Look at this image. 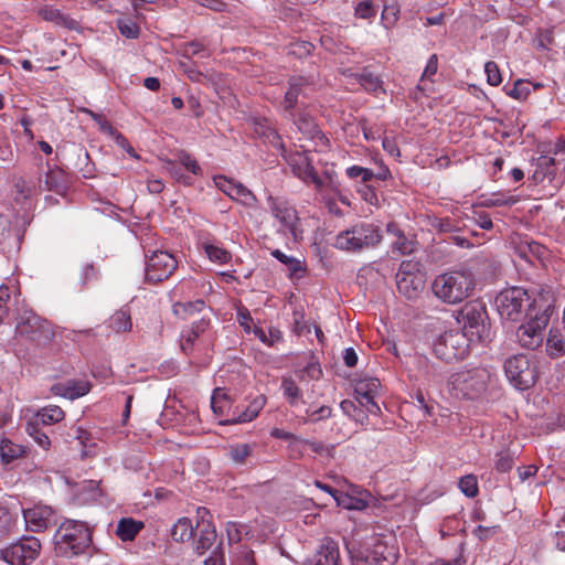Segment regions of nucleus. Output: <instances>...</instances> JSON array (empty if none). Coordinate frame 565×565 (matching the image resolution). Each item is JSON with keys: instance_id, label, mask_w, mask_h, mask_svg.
<instances>
[{"instance_id": "obj_1", "label": "nucleus", "mask_w": 565, "mask_h": 565, "mask_svg": "<svg viewBox=\"0 0 565 565\" xmlns=\"http://www.w3.org/2000/svg\"><path fill=\"white\" fill-rule=\"evenodd\" d=\"M475 287L476 278L470 270H451L435 277L431 291L440 301L456 305L468 298Z\"/></svg>"}, {"instance_id": "obj_2", "label": "nucleus", "mask_w": 565, "mask_h": 565, "mask_svg": "<svg viewBox=\"0 0 565 565\" xmlns=\"http://www.w3.org/2000/svg\"><path fill=\"white\" fill-rule=\"evenodd\" d=\"M457 321L461 326L460 332L472 343L490 340L491 323L483 301L477 299L466 302L458 311Z\"/></svg>"}, {"instance_id": "obj_3", "label": "nucleus", "mask_w": 565, "mask_h": 565, "mask_svg": "<svg viewBox=\"0 0 565 565\" xmlns=\"http://www.w3.org/2000/svg\"><path fill=\"white\" fill-rule=\"evenodd\" d=\"M54 542L58 554L79 555L92 545V529L85 522L65 520L55 531Z\"/></svg>"}, {"instance_id": "obj_4", "label": "nucleus", "mask_w": 565, "mask_h": 565, "mask_svg": "<svg viewBox=\"0 0 565 565\" xmlns=\"http://www.w3.org/2000/svg\"><path fill=\"white\" fill-rule=\"evenodd\" d=\"M499 315L508 320L518 321L523 316H534L535 299L521 287H511L502 290L495 297Z\"/></svg>"}, {"instance_id": "obj_5", "label": "nucleus", "mask_w": 565, "mask_h": 565, "mask_svg": "<svg viewBox=\"0 0 565 565\" xmlns=\"http://www.w3.org/2000/svg\"><path fill=\"white\" fill-rule=\"evenodd\" d=\"M489 379L484 369L461 370L450 375L448 390L456 398L473 399L486 391Z\"/></svg>"}, {"instance_id": "obj_6", "label": "nucleus", "mask_w": 565, "mask_h": 565, "mask_svg": "<svg viewBox=\"0 0 565 565\" xmlns=\"http://www.w3.org/2000/svg\"><path fill=\"white\" fill-rule=\"evenodd\" d=\"M382 241L381 230L372 223H359L340 232L334 246L347 252H360L377 246Z\"/></svg>"}, {"instance_id": "obj_7", "label": "nucleus", "mask_w": 565, "mask_h": 565, "mask_svg": "<svg viewBox=\"0 0 565 565\" xmlns=\"http://www.w3.org/2000/svg\"><path fill=\"white\" fill-rule=\"evenodd\" d=\"M505 375L519 390H527L537 379V366L533 355L516 354L507 359L504 363Z\"/></svg>"}, {"instance_id": "obj_8", "label": "nucleus", "mask_w": 565, "mask_h": 565, "mask_svg": "<svg viewBox=\"0 0 565 565\" xmlns=\"http://www.w3.org/2000/svg\"><path fill=\"white\" fill-rule=\"evenodd\" d=\"M472 343L459 330H450L441 334L434 344L436 356L446 362L459 361L467 356Z\"/></svg>"}, {"instance_id": "obj_9", "label": "nucleus", "mask_w": 565, "mask_h": 565, "mask_svg": "<svg viewBox=\"0 0 565 565\" xmlns=\"http://www.w3.org/2000/svg\"><path fill=\"white\" fill-rule=\"evenodd\" d=\"M392 537L377 535L372 539L365 553H360L353 557L361 559L370 565H394L397 561V548Z\"/></svg>"}, {"instance_id": "obj_10", "label": "nucleus", "mask_w": 565, "mask_h": 565, "mask_svg": "<svg viewBox=\"0 0 565 565\" xmlns=\"http://www.w3.org/2000/svg\"><path fill=\"white\" fill-rule=\"evenodd\" d=\"M41 543L34 536L21 537L1 551L2 559L10 565H30L40 555Z\"/></svg>"}, {"instance_id": "obj_11", "label": "nucleus", "mask_w": 565, "mask_h": 565, "mask_svg": "<svg viewBox=\"0 0 565 565\" xmlns=\"http://www.w3.org/2000/svg\"><path fill=\"white\" fill-rule=\"evenodd\" d=\"M529 318L530 320L526 323L518 328L516 338L523 348L535 350L543 343L544 330L548 324L550 316L546 310H543Z\"/></svg>"}, {"instance_id": "obj_12", "label": "nucleus", "mask_w": 565, "mask_h": 565, "mask_svg": "<svg viewBox=\"0 0 565 565\" xmlns=\"http://www.w3.org/2000/svg\"><path fill=\"white\" fill-rule=\"evenodd\" d=\"M146 257L145 278L148 282H161L168 279L178 267L174 256L166 250H154Z\"/></svg>"}, {"instance_id": "obj_13", "label": "nucleus", "mask_w": 565, "mask_h": 565, "mask_svg": "<svg viewBox=\"0 0 565 565\" xmlns=\"http://www.w3.org/2000/svg\"><path fill=\"white\" fill-rule=\"evenodd\" d=\"M285 161L290 167L295 177L306 183H313L317 189L324 186V181L319 177L312 164V160L308 157V151H289L284 156Z\"/></svg>"}, {"instance_id": "obj_14", "label": "nucleus", "mask_w": 565, "mask_h": 565, "mask_svg": "<svg viewBox=\"0 0 565 565\" xmlns=\"http://www.w3.org/2000/svg\"><path fill=\"white\" fill-rule=\"evenodd\" d=\"M269 201L271 213L281 225L280 231L284 232L285 234L289 233L295 239H297V225L299 222L297 211L287 202L275 200L273 198H270Z\"/></svg>"}, {"instance_id": "obj_15", "label": "nucleus", "mask_w": 565, "mask_h": 565, "mask_svg": "<svg viewBox=\"0 0 565 565\" xmlns=\"http://www.w3.org/2000/svg\"><path fill=\"white\" fill-rule=\"evenodd\" d=\"M26 530L31 532H42L46 530L53 521L54 511L49 505L38 504L22 510Z\"/></svg>"}, {"instance_id": "obj_16", "label": "nucleus", "mask_w": 565, "mask_h": 565, "mask_svg": "<svg viewBox=\"0 0 565 565\" xmlns=\"http://www.w3.org/2000/svg\"><path fill=\"white\" fill-rule=\"evenodd\" d=\"M380 387L381 383L375 377L359 379L354 384V392L359 396V403L372 414L380 412L379 405L374 402Z\"/></svg>"}, {"instance_id": "obj_17", "label": "nucleus", "mask_w": 565, "mask_h": 565, "mask_svg": "<svg viewBox=\"0 0 565 565\" xmlns=\"http://www.w3.org/2000/svg\"><path fill=\"white\" fill-rule=\"evenodd\" d=\"M295 125L305 139L313 141L316 151H323L329 147V139L320 130L313 118L300 114L298 118L295 119Z\"/></svg>"}, {"instance_id": "obj_18", "label": "nucleus", "mask_w": 565, "mask_h": 565, "mask_svg": "<svg viewBox=\"0 0 565 565\" xmlns=\"http://www.w3.org/2000/svg\"><path fill=\"white\" fill-rule=\"evenodd\" d=\"M303 565H340L338 543L331 537H323L317 552Z\"/></svg>"}, {"instance_id": "obj_19", "label": "nucleus", "mask_w": 565, "mask_h": 565, "mask_svg": "<svg viewBox=\"0 0 565 565\" xmlns=\"http://www.w3.org/2000/svg\"><path fill=\"white\" fill-rule=\"evenodd\" d=\"M19 523L17 508L0 503V542L8 540L15 533Z\"/></svg>"}, {"instance_id": "obj_20", "label": "nucleus", "mask_w": 565, "mask_h": 565, "mask_svg": "<svg viewBox=\"0 0 565 565\" xmlns=\"http://www.w3.org/2000/svg\"><path fill=\"white\" fill-rule=\"evenodd\" d=\"M398 292L407 299H416L424 289V275H407L396 277Z\"/></svg>"}, {"instance_id": "obj_21", "label": "nucleus", "mask_w": 565, "mask_h": 565, "mask_svg": "<svg viewBox=\"0 0 565 565\" xmlns=\"http://www.w3.org/2000/svg\"><path fill=\"white\" fill-rule=\"evenodd\" d=\"M215 185L231 199L248 201L254 199L253 193L241 183H235L226 177L218 175L214 178Z\"/></svg>"}, {"instance_id": "obj_22", "label": "nucleus", "mask_w": 565, "mask_h": 565, "mask_svg": "<svg viewBox=\"0 0 565 565\" xmlns=\"http://www.w3.org/2000/svg\"><path fill=\"white\" fill-rule=\"evenodd\" d=\"M288 89L285 94L284 98V109L286 111H290L297 105L298 97L305 96V89L309 85L307 78L302 76H292L288 81Z\"/></svg>"}, {"instance_id": "obj_23", "label": "nucleus", "mask_w": 565, "mask_h": 565, "mask_svg": "<svg viewBox=\"0 0 565 565\" xmlns=\"http://www.w3.org/2000/svg\"><path fill=\"white\" fill-rule=\"evenodd\" d=\"M210 327V320L205 318H201L198 321H194L189 331L183 332L181 335V350L185 354H190L193 351V347L195 340L199 339L201 334H203Z\"/></svg>"}, {"instance_id": "obj_24", "label": "nucleus", "mask_w": 565, "mask_h": 565, "mask_svg": "<svg viewBox=\"0 0 565 565\" xmlns=\"http://www.w3.org/2000/svg\"><path fill=\"white\" fill-rule=\"evenodd\" d=\"M42 320L43 319L32 310H23L19 315L15 332L30 339L36 331V328H39L40 323H42Z\"/></svg>"}, {"instance_id": "obj_25", "label": "nucleus", "mask_w": 565, "mask_h": 565, "mask_svg": "<svg viewBox=\"0 0 565 565\" xmlns=\"http://www.w3.org/2000/svg\"><path fill=\"white\" fill-rule=\"evenodd\" d=\"M38 14L45 21L53 22L56 25L74 30L77 22L68 15L63 14L58 9L52 6H44L39 9Z\"/></svg>"}, {"instance_id": "obj_26", "label": "nucleus", "mask_w": 565, "mask_h": 565, "mask_svg": "<svg viewBox=\"0 0 565 565\" xmlns=\"http://www.w3.org/2000/svg\"><path fill=\"white\" fill-rule=\"evenodd\" d=\"M265 403L266 398L264 395L257 396L249 403V405L245 408L244 412L239 413L237 416L231 419L221 420L220 423L223 425L248 423L253 420L255 417H257L260 409L264 407Z\"/></svg>"}, {"instance_id": "obj_27", "label": "nucleus", "mask_w": 565, "mask_h": 565, "mask_svg": "<svg viewBox=\"0 0 565 565\" xmlns=\"http://www.w3.org/2000/svg\"><path fill=\"white\" fill-rule=\"evenodd\" d=\"M40 188L45 191L62 193L66 189V179L63 170L49 169L44 179H40Z\"/></svg>"}, {"instance_id": "obj_28", "label": "nucleus", "mask_w": 565, "mask_h": 565, "mask_svg": "<svg viewBox=\"0 0 565 565\" xmlns=\"http://www.w3.org/2000/svg\"><path fill=\"white\" fill-rule=\"evenodd\" d=\"M28 455V448L15 444L10 439L3 438L0 443V458L2 463H11L14 460L24 458Z\"/></svg>"}, {"instance_id": "obj_29", "label": "nucleus", "mask_w": 565, "mask_h": 565, "mask_svg": "<svg viewBox=\"0 0 565 565\" xmlns=\"http://www.w3.org/2000/svg\"><path fill=\"white\" fill-rule=\"evenodd\" d=\"M142 529L143 522L132 518H122L118 522L116 534L125 542L132 541Z\"/></svg>"}, {"instance_id": "obj_30", "label": "nucleus", "mask_w": 565, "mask_h": 565, "mask_svg": "<svg viewBox=\"0 0 565 565\" xmlns=\"http://www.w3.org/2000/svg\"><path fill=\"white\" fill-rule=\"evenodd\" d=\"M65 416L64 411L56 405L41 408L31 420L38 425H53L60 423Z\"/></svg>"}, {"instance_id": "obj_31", "label": "nucleus", "mask_w": 565, "mask_h": 565, "mask_svg": "<svg viewBox=\"0 0 565 565\" xmlns=\"http://www.w3.org/2000/svg\"><path fill=\"white\" fill-rule=\"evenodd\" d=\"M196 527L199 529V539L196 540V550L200 553L211 548L216 540V531L210 524V522H198Z\"/></svg>"}, {"instance_id": "obj_32", "label": "nucleus", "mask_w": 565, "mask_h": 565, "mask_svg": "<svg viewBox=\"0 0 565 565\" xmlns=\"http://www.w3.org/2000/svg\"><path fill=\"white\" fill-rule=\"evenodd\" d=\"M546 351L552 359L565 355V335L557 330H551L546 341Z\"/></svg>"}, {"instance_id": "obj_33", "label": "nucleus", "mask_w": 565, "mask_h": 565, "mask_svg": "<svg viewBox=\"0 0 565 565\" xmlns=\"http://www.w3.org/2000/svg\"><path fill=\"white\" fill-rule=\"evenodd\" d=\"M194 529L188 518L179 519L171 529V536L175 542H186L193 537Z\"/></svg>"}, {"instance_id": "obj_34", "label": "nucleus", "mask_w": 565, "mask_h": 565, "mask_svg": "<svg viewBox=\"0 0 565 565\" xmlns=\"http://www.w3.org/2000/svg\"><path fill=\"white\" fill-rule=\"evenodd\" d=\"M55 334L53 326L47 320L43 319L30 340L39 347H45L54 340Z\"/></svg>"}, {"instance_id": "obj_35", "label": "nucleus", "mask_w": 565, "mask_h": 565, "mask_svg": "<svg viewBox=\"0 0 565 565\" xmlns=\"http://www.w3.org/2000/svg\"><path fill=\"white\" fill-rule=\"evenodd\" d=\"M270 254L277 260H279L284 265H286L290 277H300V275H298V274L305 271L303 264L300 259L291 257V256H287L279 249H274V250H271Z\"/></svg>"}, {"instance_id": "obj_36", "label": "nucleus", "mask_w": 565, "mask_h": 565, "mask_svg": "<svg viewBox=\"0 0 565 565\" xmlns=\"http://www.w3.org/2000/svg\"><path fill=\"white\" fill-rule=\"evenodd\" d=\"M203 300H195L193 302H178L173 306V312L177 317L181 319H188L194 316V313H199L204 309Z\"/></svg>"}, {"instance_id": "obj_37", "label": "nucleus", "mask_w": 565, "mask_h": 565, "mask_svg": "<svg viewBox=\"0 0 565 565\" xmlns=\"http://www.w3.org/2000/svg\"><path fill=\"white\" fill-rule=\"evenodd\" d=\"M360 85L367 92L376 93L382 89V81L380 77L367 68H364L362 73L354 75Z\"/></svg>"}, {"instance_id": "obj_38", "label": "nucleus", "mask_w": 565, "mask_h": 565, "mask_svg": "<svg viewBox=\"0 0 565 565\" xmlns=\"http://www.w3.org/2000/svg\"><path fill=\"white\" fill-rule=\"evenodd\" d=\"M252 454L253 447L248 444H236L228 448L230 458L237 465H245Z\"/></svg>"}, {"instance_id": "obj_39", "label": "nucleus", "mask_w": 565, "mask_h": 565, "mask_svg": "<svg viewBox=\"0 0 565 565\" xmlns=\"http://www.w3.org/2000/svg\"><path fill=\"white\" fill-rule=\"evenodd\" d=\"M25 430L42 449L47 450L50 448L51 440L46 433L40 428V425L30 420L26 424Z\"/></svg>"}, {"instance_id": "obj_40", "label": "nucleus", "mask_w": 565, "mask_h": 565, "mask_svg": "<svg viewBox=\"0 0 565 565\" xmlns=\"http://www.w3.org/2000/svg\"><path fill=\"white\" fill-rule=\"evenodd\" d=\"M415 363L420 375L427 380H437L440 374L436 369L435 364L431 363L426 356L418 355L415 358Z\"/></svg>"}, {"instance_id": "obj_41", "label": "nucleus", "mask_w": 565, "mask_h": 565, "mask_svg": "<svg viewBox=\"0 0 565 565\" xmlns=\"http://www.w3.org/2000/svg\"><path fill=\"white\" fill-rule=\"evenodd\" d=\"M340 407L345 415H348L358 423L363 424L364 420H367L366 413L350 399L342 401Z\"/></svg>"}, {"instance_id": "obj_42", "label": "nucleus", "mask_w": 565, "mask_h": 565, "mask_svg": "<svg viewBox=\"0 0 565 565\" xmlns=\"http://www.w3.org/2000/svg\"><path fill=\"white\" fill-rule=\"evenodd\" d=\"M391 247L393 254L409 255L414 252L415 243L402 233L394 238Z\"/></svg>"}, {"instance_id": "obj_43", "label": "nucleus", "mask_w": 565, "mask_h": 565, "mask_svg": "<svg viewBox=\"0 0 565 565\" xmlns=\"http://www.w3.org/2000/svg\"><path fill=\"white\" fill-rule=\"evenodd\" d=\"M67 398L75 399L86 395L90 391V384L87 381H67Z\"/></svg>"}, {"instance_id": "obj_44", "label": "nucleus", "mask_w": 565, "mask_h": 565, "mask_svg": "<svg viewBox=\"0 0 565 565\" xmlns=\"http://www.w3.org/2000/svg\"><path fill=\"white\" fill-rule=\"evenodd\" d=\"M131 326L130 316L126 311L119 310L110 318V327L116 332L130 331Z\"/></svg>"}, {"instance_id": "obj_45", "label": "nucleus", "mask_w": 565, "mask_h": 565, "mask_svg": "<svg viewBox=\"0 0 565 565\" xmlns=\"http://www.w3.org/2000/svg\"><path fill=\"white\" fill-rule=\"evenodd\" d=\"M281 388L290 405H296L300 397V390L296 382L290 377H284Z\"/></svg>"}, {"instance_id": "obj_46", "label": "nucleus", "mask_w": 565, "mask_h": 565, "mask_svg": "<svg viewBox=\"0 0 565 565\" xmlns=\"http://www.w3.org/2000/svg\"><path fill=\"white\" fill-rule=\"evenodd\" d=\"M204 250L212 262L226 264L231 259L230 252L222 247L212 244H204Z\"/></svg>"}, {"instance_id": "obj_47", "label": "nucleus", "mask_w": 565, "mask_h": 565, "mask_svg": "<svg viewBox=\"0 0 565 565\" xmlns=\"http://www.w3.org/2000/svg\"><path fill=\"white\" fill-rule=\"evenodd\" d=\"M461 492L468 498H475L478 494V481L473 475H467L459 480Z\"/></svg>"}, {"instance_id": "obj_48", "label": "nucleus", "mask_w": 565, "mask_h": 565, "mask_svg": "<svg viewBox=\"0 0 565 565\" xmlns=\"http://www.w3.org/2000/svg\"><path fill=\"white\" fill-rule=\"evenodd\" d=\"M82 111L89 115L95 120L102 132L108 135L109 137H113L116 134L117 129H115L103 115L94 113L88 108H82Z\"/></svg>"}, {"instance_id": "obj_49", "label": "nucleus", "mask_w": 565, "mask_h": 565, "mask_svg": "<svg viewBox=\"0 0 565 565\" xmlns=\"http://www.w3.org/2000/svg\"><path fill=\"white\" fill-rule=\"evenodd\" d=\"M178 161L182 167H184L188 171L193 173L194 175L202 174V169L198 161L188 152L180 151L178 153Z\"/></svg>"}, {"instance_id": "obj_50", "label": "nucleus", "mask_w": 565, "mask_h": 565, "mask_svg": "<svg viewBox=\"0 0 565 565\" xmlns=\"http://www.w3.org/2000/svg\"><path fill=\"white\" fill-rule=\"evenodd\" d=\"M13 159V150L6 130L0 127V161L9 162Z\"/></svg>"}, {"instance_id": "obj_51", "label": "nucleus", "mask_w": 565, "mask_h": 565, "mask_svg": "<svg viewBox=\"0 0 565 565\" xmlns=\"http://www.w3.org/2000/svg\"><path fill=\"white\" fill-rule=\"evenodd\" d=\"M347 174L350 179L361 178L363 182H369L374 178V173L371 169L363 168L360 166H352L347 169Z\"/></svg>"}, {"instance_id": "obj_52", "label": "nucleus", "mask_w": 565, "mask_h": 565, "mask_svg": "<svg viewBox=\"0 0 565 565\" xmlns=\"http://www.w3.org/2000/svg\"><path fill=\"white\" fill-rule=\"evenodd\" d=\"M484 72L487 74V81L490 85L498 86L501 83V73L495 62H487L484 65Z\"/></svg>"}, {"instance_id": "obj_53", "label": "nucleus", "mask_w": 565, "mask_h": 565, "mask_svg": "<svg viewBox=\"0 0 565 565\" xmlns=\"http://www.w3.org/2000/svg\"><path fill=\"white\" fill-rule=\"evenodd\" d=\"M315 484L319 489L331 494L339 505H343L345 508H351L349 504L345 503V500L350 499L347 494H344V493L338 491L337 489H333L331 486L323 483L321 481H318V480L315 482Z\"/></svg>"}, {"instance_id": "obj_54", "label": "nucleus", "mask_w": 565, "mask_h": 565, "mask_svg": "<svg viewBox=\"0 0 565 565\" xmlns=\"http://www.w3.org/2000/svg\"><path fill=\"white\" fill-rule=\"evenodd\" d=\"M375 13L376 11L372 0L361 1L355 8V15L361 19H371Z\"/></svg>"}, {"instance_id": "obj_55", "label": "nucleus", "mask_w": 565, "mask_h": 565, "mask_svg": "<svg viewBox=\"0 0 565 565\" xmlns=\"http://www.w3.org/2000/svg\"><path fill=\"white\" fill-rule=\"evenodd\" d=\"M514 465V460L512 455L509 452H501L498 455V458L495 460V469L499 472H508L512 469Z\"/></svg>"}, {"instance_id": "obj_56", "label": "nucleus", "mask_w": 565, "mask_h": 565, "mask_svg": "<svg viewBox=\"0 0 565 565\" xmlns=\"http://www.w3.org/2000/svg\"><path fill=\"white\" fill-rule=\"evenodd\" d=\"M235 565H256L254 552L241 546L236 554Z\"/></svg>"}, {"instance_id": "obj_57", "label": "nucleus", "mask_w": 565, "mask_h": 565, "mask_svg": "<svg viewBox=\"0 0 565 565\" xmlns=\"http://www.w3.org/2000/svg\"><path fill=\"white\" fill-rule=\"evenodd\" d=\"M265 141L269 142L274 148H276L282 157L288 152L280 135L276 131V129L268 130Z\"/></svg>"}, {"instance_id": "obj_58", "label": "nucleus", "mask_w": 565, "mask_h": 565, "mask_svg": "<svg viewBox=\"0 0 565 565\" xmlns=\"http://www.w3.org/2000/svg\"><path fill=\"white\" fill-rule=\"evenodd\" d=\"M265 141L269 142L274 148H276L282 157L288 152L280 135L276 131V129L268 130Z\"/></svg>"}, {"instance_id": "obj_59", "label": "nucleus", "mask_w": 565, "mask_h": 565, "mask_svg": "<svg viewBox=\"0 0 565 565\" xmlns=\"http://www.w3.org/2000/svg\"><path fill=\"white\" fill-rule=\"evenodd\" d=\"M307 416H308V422H311V423H316V422H319L321 419H326V418H329L331 416V407L329 406H321L319 407L318 409L316 411H310V409H307Z\"/></svg>"}, {"instance_id": "obj_60", "label": "nucleus", "mask_w": 565, "mask_h": 565, "mask_svg": "<svg viewBox=\"0 0 565 565\" xmlns=\"http://www.w3.org/2000/svg\"><path fill=\"white\" fill-rule=\"evenodd\" d=\"M508 94L515 99H524L530 94V89L526 83L519 79L514 83L513 88Z\"/></svg>"}, {"instance_id": "obj_61", "label": "nucleus", "mask_w": 565, "mask_h": 565, "mask_svg": "<svg viewBox=\"0 0 565 565\" xmlns=\"http://www.w3.org/2000/svg\"><path fill=\"white\" fill-rule=\"evenodd\" d=\"M313 50V45L310 42L301 41L291 44L290 53L299 57L309 55Z\"/></svg>"}, {"instance_id": "obj_62", "label": "nucleus", "mask_w": 565, "mask_h": 565, "mask_svg": "<svg viewBox=\"0 0 565 565\" xmlns=\"http://www.w3.org/2000/svg\"><path fill=\"white\" fill-rule=\"evenodd\" d=\"M407 275H423L420 271H419V268H418V264L417 263H413L411 260H404L402 262L399 268H398V271L396 274V277H399V276H407Z\"/></svg>"}, {"instance_id": "obj_63", "label": "nucleus", "mask_w": 565, "mask_h": 565, "mask_svg": "<svg viewBox=\"0 0 565 565\" xmlns=\"http://www.w3.org/2000/svg\"><path fill=\"white\" fill-rule=\"evenodd\" d=\"M118 29L128 39H136L139 34V28L132 22L118 21Z\"/></svg>"}, {"instance_id": "obj_64", "label": "nucleus", "mask_w": 565, "mask_h": 565, "mask_svg": "<svg viewBox=\"0 0 565 565\" xmlns=\"http://www.w3.org/2000/svg\"><path fill=\"white\" fill-rule=\"evenodd\" d=\"M398 10L395 7H385L382 12V22L385 28H391L397 21Z\"/></svg>"}]
</instances>
